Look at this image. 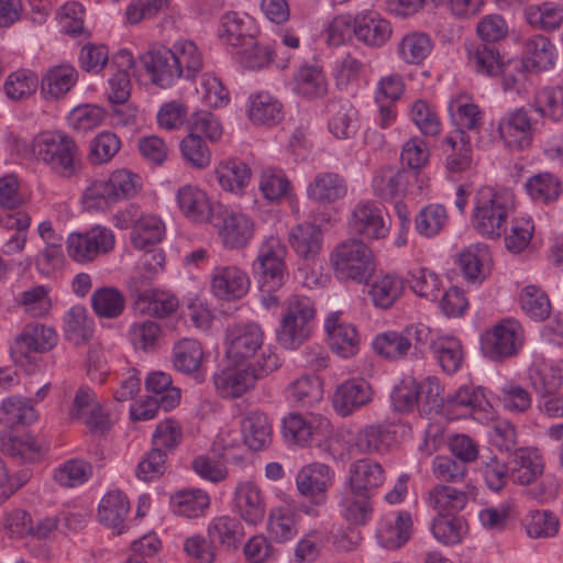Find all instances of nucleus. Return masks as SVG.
I'll use <instances>...</instances> for the list:
<instances>
[{"label":"nucleus","instance_id":"f257e3e1","mask_svg":"<svg viewBox=\"0 0 563 563\" xmlns=\"http://www.w3.org/2000/svg\"><path fill=\"white\" fill-rule=\"evenodd\" d=\"M30 155L62 178H71L81 169V157L75 140L62 131H44L30 143Z\"/></svg>","mask_w":563,"mask_h":563},{"label":"nucleus","instance_id":"f03ea898","mask_svg":"<svg viewBox=\"0 0 563 563\" xmlns=\"http://www.w3.org/2000/svg\"><path fill=\"white\" fill-rule=\"evenodd\" d=\"M514 209L515 196L510 190L481 186L473 198L471 223L483 238L498 240L506 232Z\"/></svg>","mask_w":563,"mask_h":563},{"label":"nucleus","instance_id":"7ed1b4c3","mask_svg":"<svg viewBox=\"0 0 563 563\" xmlns=\"http://www.w3.org/2000/svg\"><path fill=\"white\" fill-rule=\"evenodd\" d=\"M330 263L339 279L367 283L375 272V255L361 239L340 242L330 254Z\"/></svg>","mask_w":563,"mask_h":563},{"label":"nucleus","instance_id":"20e7f679","mask_svg":"<svg viewBox=\"0 0 563 563\" xmlns=\"http://www.w3.org/2000/svg\"><path fill=\"white\" fill-rule=\"evenodd\" d=\"M316 316L313 302L305 296L292 295L282 308V318L276 331L277 342L285 349L299 347L309 336V323Z\"/></svg>","mask_w":563,"mask_h":563},{"label":"nucleus","instance_id":"39448f33","mask_svg":"<svg viewBox=\"0 0 563 563\" xmlns=\"http://www.w3.org/2000/svg\"><path fill=\"white\" fill-rule=\"evenodd\" d=\"M142 188L141 177L128 169H117L108 179L93 181L86 188L82 200L87 208H104L134 197Z\"/></svg>","mask_w":563,"mask_h":563},{"label":"nucleus","instance_id":"423d86ee","mask_svg":"<svg viewBox=\"0 0 563 563\" xmlns=\"http://www.w3.org/2000/svg\"><path fill=\"white\" fill-rule=\"evenodd\" d=\"M431 342L430 329L421 323L406 327L402 331H388L373 341L374 350L388 360H400L411 350L422 353Z\"/></svg>","mask_w":563,"mask_h":563},{"label":"nucleus","instance_id":"0eeeda50","mask_svg":"<svg viewBox=\"0 0 563 563\" xmlns=\"http://www.w3.org/2000/svg\"><path fill=\"white\" fill-rule=\"evenodd\" d=\"M523 344V330L514 319L501 320L481 339V350L493 362H503L519 352Z\"/></svg>","mask_w":563,"mask_h":563},{"label":"nucleus","instance_id":"6e6552de","mask_svg":"<svg viewBox=\"0 0 563 563\" xmlns=\"http://www.w3.org/2000/svg\"><path fill=\"white\" fill-rule=\"evenodd\" d=\"M114 246V235L104 227H93L85 232H71L66 239V253L79 264L93 262Z\"/></svg>","mask_w":563,"mask_h":563},{"label":"nucleus","instance_id":"1a4fd4ad","mask_svg":"<svg viewBox=\"0 0 563 563\" xmlns=\"http://www.w3.org/2000/svg\"><path fill=\"white\" fill-rule=\"evenodd\" d=\"M349 229L352 234L366 240L385 239L390 229L389 217L373 200L360 201L351 212Z\"/></svg>","mask_w":563,"mask_h":563},{"label":"nucleus","instance_id":"9d476101","mask_svg":"<svg viewBox=\"0 0 563 563\" xmlns=\"http://www.w3.org/2000/svg\"><path fill=\"white\" fill-rule=\"evenodd\" d=\"M533 131L531 118L523 107L506 113L497 128L499 137L510 151H521L530 146Z\"/></svg>","mask_w":563,"mask_h":563},{"label":"nucleus","instance_id":"9b49d317","mask_svg":"<svg viewBox=\"0 0 563 563\" xmlns=\"http://www.w3.org/2000/svg\"><path fill=\"white\" fill-rule=\"evenodd\" d=\"M228 356L235 361L251 358L263 347L264 331L256 323H238L227 330Z\"/></svg>","mask_w":563,"mask_h":563},{"label":"nucleus","instance_id":"f8f14e48","mask_svg":"<svg viewBox=\"0 0 563 563\" xmlns=\"http://www.w3.org/2000/svg\"><path fill=\"white\" fill-rule=\"evenodd\" d=\"M57 343V334L51 327L32 323L23 328L10 347L12 357L22 361L32 352L44 353L52 350Z\"/></svg>","mask_w":563,"mask_h":563},{"label":"nucleus","instance_id":"ddd939ff","mask_svg":"<svg viewBox=\"0 0 563 563\" xmlns=\"http://www.w3.org/2000/svg\"><path fill=\"white\" fill-rule=\"evenodd\" d=\"M330 349L338 355L347 358L354 356L360 349V335L354 324L347 322L341 311L330 313L324 321Z\"/></svg>","mask_w":563,"mask_h":563},{"label":"nucleus","instance_id":"4468645a","mask_svg":"<svg viewBox=\"0 0 563 563\" xmlns=\"http://www.w3.org/2000/svg\"><path fill=\"white\" fill-rule=\"evenodd\" d=\"M141 60L146 71L151 75L152 82L161 88H168L177 79L181 78L170 47L164 45L153 46L141 56Z\"/></svg>","mask_w":563,"mask_h":563},{"label":"nucleus","instance_id":"2eb2a0df","mask_svg":"<svg viewBox=\"0 0 563 563\" xmlns=\"http://www.w3.org/2000/svg\"><path fill=\"white\" fill-rule=\"evenodd\" d=\"M374 396L371 384L363 378H351L340 384L332 397L335 411L342 417L367 406Z\"/></svg>","mask_w":563,"mask_h":563},{"label":"nucleus","instance_id":"dca6fc26","mask_svg":"<svg viewBox=\"0 0 563 563\" xmlns=\"http://www.w3.org/2000/svg\"><path fill=\"white\" fill-rule=\"evenodd\" d=\"M219 219L218 235L227 249H242L253 239L254 223L246 214L224 210Z\"/></svg>","mask_w":563,"mask_h":563},{"label":"nucleus","instance_id":"f3484780","mask_svg":"<svg viewBox=\"0 0 563 563\" xmlns=\"http://www.w3.org/2000/svg\"><path fill=\"white\" fill-rule=\"evenodd\" d=\"M385 477L382 464L369 457L354 461L349 468V485L353 494L372 496V493L384 484Z\"/></svg>","mask_w":563,"mask_h":563},{"label":"nucleus","instance_id":"a211bd4d","mask_svg":"<svg viewBox=\"0 0 563 563\" xmlns=\"http://www.w3.org/2000/svg\"><path fill=\"white\" fill-rule=\"evenodd\" d=\"M509 477L519 485L534 483L544 470V463L537 450L519 448L514 451L508 460Z\"/></svg>","mask_w":563,"mask_h":563},{"label":"nucleus","instance_id":"6ab92c4d","mask_svg":"<svg viewBox=\"0 0 563 563\" xmlns=\"http://www.w3.org/2000/svg\"><path fill=\"white\" fill-rule=\"evenodd\" d=\"M247 275L236 266H221L214 269L211 279V290L223 300L242 298L249 290Z\"/></svg>","mask_w":563,"mask_h":563},{"label":"nucleus","instance_id":"aec40b11","mask_svg":"<svg viewBox=\"0 0 563 563\" xmlns=\"http://www.w3.org/2000/svg\"><path fill=\"white\" fill-rule=\"evenodd\" d=\"M389 21L377 12H363L353 19V34L371 47H382L391 36Z\"/></svg>","mask_w":563,"mask_h":563},{"label":"nucleus","instance_id":"412c9836","mask_svg":"<svg viewBox=\"0 0 563 563\" xmlns=\"http://www.w3.org/2000/svg\"><path fill=\"white\" fill-rule=\"evenodd\" d=\"M347 194V181L339 173H318L307 187L308 198L321 206L332 205Z\"/></svg>","mask_w":563,"mask_h":563},{"label":"nucleus","instance_id":"4be33fe9","mask_svg":"<svg viewBox=\"0 0 563 563\" xmlns=\"http://www.w3.org/2000/svg\"><path fill=\"white\" fill-rule=\"evenodd\" d=\"M323 233L319 225L303 222L295 225L288 235V242L302 260L313 261L321 251Z\"/></svg>","mask_w":563,"mask_h":563},{"label":"nucleus","instance_id":"5701e85b","mask_svg":"<svg viewBox=\"0 0 563 563\" xmlns=\"http://www.w3.org/2000/svg\"><path fill=\"white\" fill-rule=\"evenodd\" d=\"M235 506L242 519L257 525L265 517V499L262 490L252 482H244L235 488Z\"/></svg>","mask_w":563,"mask_h":563},{"label":"nucleus","instance_id":"b1692460","mask_svg":"<svg viewBox=\"0 0 563 563\" xmlns=\"http://www.w3.org/2000/svg\"><path fill=\"white\" fill-rule=\"evenodd\" d=\"M32 400L19 395L4 398L0 405V423L9 429L27 427L37 420Z\"/></svg>","mask_w":563,"mask_h":563},{"label":"nucleus","instance_id":"393cba45","mask_svg":"<svg viewBox=\"0 0 563 563\" xmlns=\"http://www.w3.org/2000/svg\"><path fill=\"white\" fill-rule=\"evenodd\" d=\"M249 367H225L213 377L214 386L223 398H239L255 386V379Z\"/></svg>","mask_w":563,"mask_h":563},{"label":"nucleus","instance_id":"a878e982","mask_svg":"<svg viewBox=\"0 0 563 563\" xmlns=\"http://www.w3.org/2000/svg\"><path fill=\"white\" fill-rule=\"evenodd\" d=\"M427 503L438 516H453L465 508L468 493L450 485L438 484L429 490Z\"/></svg>","mask_w":563,"mask_h":563},{"label":"nucleus","instance_id":"bb28decb","mask_svg":"<svg viewBox=\"0 0 563 563\" xmlns=\"http://www.w3.org/2000/svg\"><path fill=\"white\" fill-rule=\"evenodd\" d=\"M130 511L128 497L119 492H110L103 496L98 509L101 523L121 534L125 531V519Z\"/></svg>","mask_w":563,"mask_h":563},{"label":"nucleus","instance_id":"cd10ccee","mask_svg":"<svg viewBox=\"0 0 563 563\" xmlns=\"http://www.w3.org/2000/svg\"><path fill=\"white\" fill-rule=\"evenodd\" d=\"M328 80L320 67L305 65L294 74V92L308 100L323 98L328 93Z\"/></svg>","mask_w":563,"mask_h":563},{"label":"nucleus","instance_id":"c85d7f7f","mask_svg":"<svg viewBox=\"0 0 563 563\" xmlns=\"http://www.w3.org/2000/svg\"><path fill=\"white\" fill-rule=\"evenodd\" d=\"M444 406L448 412L455 413L457 417H466L485 410L489 404L481 387L463 385L446 397Z\"/></svg>","mask_w":563,"mask_h":563},{"label":"nucleus","instance_id":"c756f323","mask_svg":"<svg viewBox=\"0 0 563 563\" xmlns=\"http://www.w3.org/2000/svg\"><path fill=\"white\" fill-rule=\"evenodd\" d=\"M244 443L253 451H261L272 442V424L260 411H250L241 420Z\"/></svg>","mask_w":563,"mask_h":563},{"label":"nucleus","instance_id":"7c9ffc66","mask_svg":"<svg viewBox=\"0 0 563 563\" xmlns=\"http://www.w3.org/2000/svg\"><path fill=\"white\" fill-rule=\"evenodd\" d=\"M372 188L382 200L402 196L407 189V173L394 166L382 167L373 176Z\"/></svg>","mask_w":563,"mask_h":563},{"label":"nucleus","instance_id":"2f4dec72","mask_svg":"<svg viewBox=\"0 0 563 563\" xmlns=\"http://www.w3.org/2000/svg\"><path fill=\"white\" fill-rule=\"evenodd\" d=\"M207 532L210 543H218L227 551H235L244 537L240 520L229 516L213 518Z\"/></svg>","mask_w":563,"mask_h":563},{"label":"nucleus","instance_id":"473e14b6","mask_svg":"<svg viewBox=\"0 0 563 563\" xmlns=\"http://www.w3.org/2000/svg\"><path fill=\"white\" fill-rule=\"evenodd\" d=\"M329 131L340 140H347L357 131V112L349 101H331L328 104Z\"/></svg>","mask_w":563,"mask_h":563},{"label":"nucleus","instance_id":"72a5a7b5","mask_svg":"<svg viewBox=\"0 0 563 563\" xmlns=\"http://www.w3.org/2000/svg\"><path fill=\"white\" fill-rule=\"evenodd\" d=\"M41 449V444L31 434L18 437L8 430L0 432V452L18 462L36 461L40 457Z\"/></svg>","mask_w":563,"mask_h":563},{"label":"nucleus","instance_id":"f704fd0d","mask_svg":"<svg viewBox=\"0 0 563 563\" xmlns=\"http://www.w3.org/2000/svg\"><path fill=\"white\" fill-rule=\"evenodd\" d=\"M78 73L70 65L52 67L43 76L41 91L46 100H56L64 97L77 82Z\"/></svg>","mask_w":563,"mask_h":563},{"label":"nucleus","instance_id":"c9c22d12","mask_svg":"<svg viewBox=\"0 0 563 563\" xmlns=\"http://www.w3.org/2000/svg\"><path fill=\"white\" fill-rule=\"evenodd\" d=\"M177 202L183 213L194 222H206L211 216L212 209L207 194L198 187H181L177 192Z\"/></svg>","mask_w":563,"mask_h":563},{"label":"nucleus","instance_id":"e433bc0d","mask_svg":"<svg viewBox=\"0 0 563 563\" xmlns=\"http://www.w3.org/2000/svg\"><path fill=\"white\" fill-rule=\"evenodd\" d=\"M251 26L252 22L246 14L228 11L221 16L219 35L233 47H239L242 44H252Z\"/></svg>","mask_w":563,"mask_h":563},{"label":"nucleus","instance_id":"4c0bfd02","mask_svg":"<svg viewBox=\"0 0 563 563\" xmlns=\"http://www.w3.org/2000/svg\"><path fill=\"white\" fill-rule=\"evenodd\" d=\"M330 467L322 463H312L303 466L297 474L296 484L303 496L323 495L331 484Z\"/></svg>","mask_w":563,"mask_h":563},{"label":"nucleus","instance_id":"58836bf2","mask_svg":"<svg viewBox=\"0 0 563 563\" xmlns=\"http://www.w3.org/2000/svg\"><path fill=\"white\" fill-rule=\"evenodd\" d=\"M523 15L533 29L551 32L563 23V5L555 2L530 4L525 8Z\"/></svg>","mask_w":563,"mask_h":563},{"label":"nucleus","instance_id":"ea45409f","mask_svg":"<svg viewBox=\"0 0 563 563\" xmlns=\"http://www.w3.org/2000/svg\"><path fill=\"white\" fill-rule=\"evenodd\" d=\"M203 360V349L195 339H181L173 347L174 367L187 375L197 373Z\"/></svg>","mask_w":563,"mask_h":563},{"label":"nucleus","instance_id":"a19ab883","mask_svg":"<svg viewBox=\"0 0 563 563\" xmlns=\"http://www.w3.org/2000/svg\"><path fill=\"white\" fill-rule=\"evenodd\" d=\"M175 56L180 77L195 79L202 70L203 59L198 46L189 40H179L170 47Z\"/></svg>","mask_w":563,"mask_h":563},{"label":"nucleus","instance_id":"79ce46f5","mask_svg":"<svg viewBox=\"0 0 563 563\" xmlns=\"http://www.w3.org/2000/svg\"><path fill=\"white\" fill-rule=\"evenodd\" d=\"M170 505L175 514L196 518L209 507L210 498L206 492L199 488L183 489L172 495Z\"/></svg>","mask_w":563,"mask_h":563},{"label":"nucleus","instance_id":"37998d69","mask_svg":"<svg viewBox=\"0 0 563 563\" xmlns=\"http://www.w3.org/2000/svg\"><path fill=\"white\" fill-rule=\"evenodd\" d=\"M180 401V390H169L164 396H147L145 399L135 404L130 409L131 419L134 421H145L156 417L159 409L169 411L178 406Z\"/></svg>","mask_w":563,"mask_h":563},{"label":"nucleus","instance_id":"c03bdc74","mask_svg":"<svg viewBox=\"0 0 563 563\" xmlns=\"http://www.w3.org/2000/svg\"><path fill=\"white\" fill-rule=\"evenodd\" d=\"M412 518L408 511H401L394 523L385 525L378 531V541L388 550L401 548L411 537Z\"/></svg>","mask_w":563,"mask_h":563},{"label":"nucleus","instance_id":"a18cd8bd","mask_svg":"<svg viewBox=\"0 0 563 563\" xmlns=\"http://www.w3.org/2000/svg\"><path fill=\"white\" fill-rule=\"evenodd\" d=\"M165 233V225L155 216H142L134 222L131 242L135 249L145 250L159 243Z\"/></svg>","mask_w":563,"mask_h":563},{"label":"nucleus","instance_id":"49530a36","mask_svg":"<svg viewBox=\"0 0 563 563\" xmlns=\"http://www.w3.org/2000/svg\"><path fill=\"white\" fill-rule=\"evenodd\" d=\"M526 190L533 201L547 205L558 200L562 181L551 173H539L527 180Z\"/></svg>","mask_w":563,"mask_h":563},{"label":"nucleus","instance_id":"de8ad7c7","mask_svg":"<svg viewBox=\"0 0 563 563\" xmlns=\"http://www.w3.org/2000/svg\"><path fill=\"white\" fill-rule=\"evenodd\" d=\"M219 185L227 191H240L250 181L251 169L247 164L231 159L222 162L214 170Z\"/></svg>","mask_w":563,"mask_h":563},{"label":"nucleus","instance_id":"09e8293b","mask_svg":"<svg viewBox=\"0 0 563 563\" xmlns=\"http://www.w3.org/2000/svg\"><path fill=\"white\" fill-rule=\"evenodd\" d=\"M178 299L168 292L158 290H144L139 292L135 306L141 312L156 317H166L178 308Z\"/></svg>","mask_w":563,"mask_h":563},{"label":"nucleus","instance_id":"8fccbe9b","mask_svg":"<svg viewBox=\"0 0 563 563\" xmlns=\"http://www.w3.org/2000/svg\"><path fill=\"white\" fill-rule=\"evenodd\" d=\"M283 106L273 96L261 92L251 100L249 117L256 124L273 125L283 119Z\"/></svg>","mask_w":563,"mask_h":563},{"label":"nucleus","instance_id":"3c124183","mask_svg":"<svg viewBox=\"0 0 563 563\" xmlns=\"http://www.w3.org/2000/svg\"><path fill=\"white\" fill-rule=\"evenodd\" d=\"M390 440L388 429L383 424H369L360 429L353 446L362 454L379 453L387 449Z\"/></svg>","mask_w":563,"mask_h":563},{"label":"nucleus","instance_id":"603ef678","mask_svg":"<svg viewBox=\"0 0 563 563\" xmlns=\"http://www.w3.org/2000/svg\"><path fill=\"white\" fill-rule=\"evenodd\" d=\"M533 109L541 117L553 121L563 120V87H543L533 98Z\"/></svg>","mask_w":563,"mask_h":563},{"label":"nucleus","instance_id":"864d4df0","mask_svg":"<svg viewBox=\"0 0 563 563\" xmlns=\"http://www.w3.org/2000/svg\"><path fill=\"white\" fill-rule=\"evenodd\" d=\"M432 47L429 35L412 32L402 37L398 46V53L405 63L419 65L430 55Z\"/></svg>","mask_w":563,"mask_h":563},{"label":"nucleus","instance_id":"5fc2aeb1","mask_svg":"<svg viewBox=\"0 0 563 563\" xmlns=\"http://www.w3.org/2000/svg\"><path fill=\"white\" fill-rule=\"evenodd\" d=\"M448 220V211L443 205L430 203L418 212L415 225L420 235L432 238L443 230Z\"/></svg>","mask_w":563,"mask_h":563},{"label":"nucleus","instance_id":"6e6d98bb","mask_svg":"<svg viewBox=\"0 0 563 563\" xmlns=\"http://www.w3.org/2000/svg\"><path fill=\"white\" fill-rule=\"evenodd\" d=\"M523 55L531 66L538 69L545 70L554 65L553 45L542 34L532 35L525 41Z\"/></svg>","mask_w":563,"mask_h":563},{"label":"nucleus","instance_id":"4d7b16f0","mask_svg":"<svg viewBox=\"0 0 563 563\" xmlns=\"http://www.w3.org/2000/svg\"><path fill=\"white\" fill-rule=\"evenodd\" d=\"M287 391L294 401L311 407L323 398V384L318 376L302 375L289 384Z\"/></svg>","mask_w":563,"mask_h":563},{"label":"nucleus","instance_id":"13d9d810","mask_svg":"<svg viewBox=\"0 0 563 563\" xmlns=\"http://www.w3.org/2000/svg\"><path fill=\"white\" fill-rule=\"evenodd\" d=\"M402 291V280L395 275L387 274L374 282L369 295L376 307L388 309L396 302Z\"/></svg>","mask_w":563,"mask_h":563},{"label":"nucleus","instance_id":"bf43d9fd","mask_svg":"<svg viewBox=\"0 0 563 563\" xmlns=\"http://www.w3.org/2000/svg\"><path fill=\"white\" fill-rule=\"evenodd\" d=\"M434 538L443 544L453 545L461 542L466 531V522L463 517L437 516L431 525Z\"/></svg>","mask_w":563,"mask_h":563},{"label":"nucleus","instance_id":"052dcab7","mask_svg":"<svg viewBox=\"0 0 563 563\" xmlns=\"http://www.w3.org/2000/svg\"><path fill=\"white\" fill-rule=\"evenodd\" d=\"M430 347L444 372L453 374L460 368L463 361V350L459 340L441 338L431 342Z\"/></svg>","mask_w":563,"mask_h":563},{"label":"nucleus","instance_id":"680f3d73","mask_svg":"<svg viewBox=\"0 0 563 563\" xmlns=\"http://www.w3.org/2000/svg\"><path fill=\"white\" fill-rule=\"evenodd\" d=\"M342 516L345 520L354 526L365 525L373 514L371 495L367 494H350L346 495L342 503Z\"/></svg>","mask_w":563,"mask_h":563},{"label":"nucleus","instance_id":"e2e57ef3","mask_svg":"<svg viewBox=\"0 0 563 563\" xmlns=\"http://www.w3.org/2000/svg\"><path fill=\"white\" fill-rule=\"evenodd\" d=\"M268 532L272 539L283 543L297 536L296 515L288 508L273 510L268 518Z\"/></svg>","mask_w":563,"mask_h":563},{"label":"nucleus","instance_id":"0e129e2a","mask_svg":"<svg viewBox=\"0 0 563 563\" xmlns=\"http://www.w3.org/2000/svg\"><path fill=\"white\" fill-rule=\"evenodd\" d=\"M65 338L78 345L86 342L90 336V322L85 307L75 306L69 309L64 318Z\"/></svg>","mask_w":563,"mask_h":563},{"label":"nucleus","instance_id":"69168bd1","mask_svg":"<svg viewBox=\"0 0 563 563\" xmlns=\"http://www.w3.org/2000/svg\"><path fill=\"white\" fill-rule=\"evenodd\" d=\"M92 308L99 317L117 318L124 309V298L115 288H100L91 297Z\"/></svg>","mask_w":563,"mask_h":563},{"label":"nucleus","instance_id":"338daca9","mask_svg":"<svg viewBox=\"0 0 563 563\" xmlns=\"http://www.w3.org/2000/svg\"><path fill=\"white\" fill-rule=\"evenodd\" d=\"M470 63L477 73L488 76L498 75L503 64L496 45L492 43L478 44L471 53Z\"/></svg>","mask_w":563,"mask_h":563},{"label":"nucleus","instance_id":"774afa93","mask_svg":"<svg viewBox=\"0 0 563 563\" xmlns=\"http://www.w3.org/2000/svg\"><path fill=\"white\" fill-rule=\"evenodd\" d=\"M522 310L534 320H544L551 311L548 296L536 286H527L520 295Z\"/></svg>","mask_w":563,"mask_h":563}]
</instances>
